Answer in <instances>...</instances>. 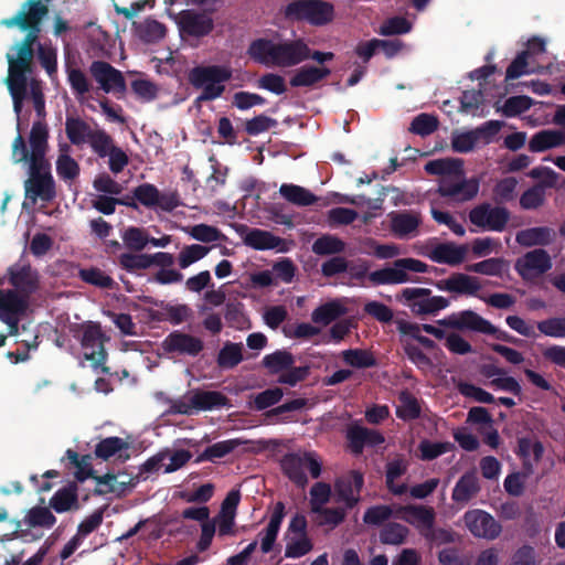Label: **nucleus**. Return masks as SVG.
<instances>
[{
	"label": "nucleus",
	"instance_id": "obj_16",
	"mask_svg": "<svg viewBox=\"0 0 565 565\" xmlns=\"http://www.w3.org/2000/svg\"><path fill=\"white\" fill-rule=\"evenodd\" d=\"M347 439L351 452L359 456L365 447H375L385 441L384 436L375 429H370L358 424L349 426Z\"/></svg>",
	"mask_w": 565,
	"mask_h": 565
},
{
	"label": "nucleus",
	"instance_id": "obj_36",
	"mask_svg": "<svg viewBox=\"0 0 565 565\" xmlns=\"http://www.w3.org/2000/svg\"><path fill=\"white\" fill-rule=\"evenodd\" d=\"M245 243L254 249L266 250L277 248L281 238L270 232L254 228L246 235Z\"/></svg>",
	"mask_w": 565,
	"mask_h": 565
},
{
	"label": "nucleus",
	"instance_id": "obj_58",
	"mask_svg": "<svg viewBox=\"0 0 565 565\" xmlns=\"http://www.w3.org/2000/svg\"><path fill=\"white\" fill-rule=\"evenodd\" d=\"M57 175L65 180L72 181L79 175V164L67 153H61L56 160Z\"/></svg>",
	"mask_w": 565,
	"mask_h": 565
},
{
	"label": "nucleus",
	"instance_id": "obj_46",
	"mask_svg": "<svg viewBox=\"0 0 565 565\" xmlns=\"http://www.w3.org/2000/svg\"><path fill=\"white\" fill-rule=\"evenodd\" d=\"M433 262L439 264L458 265L459 264V246L455 243L437 244L429 254Z\"/></svg>",
	"mask_w": 565,
	"mask_h": 565
},
{
	"label": "nucleus",
	"instance_id": "obj_10",
	"mask_svg": "<svg viewBox=\"0 0 565 565\" xmlns=\"http://www.w3.org/2000/svg\"><path fill=\"white\" fill-rule=\"evenodd\" d=\"M553 266L550 254L543 248L526 252L515 260L514 269L525 281H534Z\"/></svg>",
	"mask_w": 565,
	"mask_h": 565
},
{
	"label": "nucleus",
	"instance_id": "obj_57",
	"mask_svg": "<svg viewBox=\"0 0 565 565\" xmlns=\"http://www.w3.org/2000/svg\"><path fill=\"white\" fill-rule=\"evenodd\" d=\"M438 128V120L429 114H419L411 122L409 131L425 137L433 134Z\"/></svg>",
	"mask_w": 565,
	"mask_h": 565
},
{
	"label": "nucleus",
	"instance_id": "obj_18",
	"mask_svg": "<svg viewBox=\"0 0 565 565\" xmlns=\"http://www.w3.org/2000/svg\"><path fill=\"white\" fill-rule=\"evenodd\" d=\"M556 238V232L548 226H535L521 230L515 235V242L523 247L547 246Z\"/></svg>",
	"mask_w": 565,
	"mask_h": 565
},
{
	"label": "nucleus",
	"instance_id": "obj_41",
	"mask_svg": "<svg viewBox=\"0 0 565 565\" xmlns=\"http://www.w3.org/2000/svg\"><path fill=\"white\" fill-rule=\"evenodd\" d=\"M399 404L396 407V416L403 420L416 419L420 415V406L417 398L408 391H402L398 395Z\"/></svg>",
	"mask_w": 565,
	"mask_h": 565
},
{
	"label": "nucleus",
	"instance_id": "obj_53",
	"mask_svg": "<svg viewBox=\"0 0 565 565\" xmlns=\"http://www.w3.org/2000/svg\"><path fill=\"white\" fill-rule=\"evenodd\" d=\"M188 234L202 243H213L224 238V234L217 227L203 223L191 226Z\"/></svg>",
	"mask_w": 565,
	"mask_h": 565
},
{
	"label": "nucleus",
	"instance_id": "obj_38",
	"mask_svg": "<svg viewBox=\"0 0 565 565\" xmlns=\"http://www.w3.org/2000/svg\"><path fill=\"white\" fill-rule=\"evenodd\" d=\"M403 519L409 523H418L426 527H430L435 521V512L433 508L424 505H405L401 507Z\"/></svg>",
	"mask_w": 565,
	"mask_h": 565
},
{
	"label": "nucleus",
	"instance_id": "obj_2",
	"mask_svg": "<svg viewBox=\"0 0 565 565\" xmlns=\"http://www.w3.org/2000/svg\"><path fill=\"white\" fill-rule=\"evenodd\" d=\"M232 75V70L225 65H198L191 68L188 75L190 84L196 89H202L195 104L220 98L225 92L224 84Z\"/></svg>",
	"mask_w": 565,
	"mask_h": 565
},
{
	"label": "nucleus",
	"instance_id": "obj_1",
	"mask_svg": "<svg viewBox=\"0 0 565 565\" xmlns=\"http://www.w3.org/2000/svg\"><path fill=\"white\" fill-rule=\"evenodd\" d=\"M310 47L303 39L275 43L268 39L254 40L247 50L252 60L263 65L291 67L309 60Z\"/></svg>",
	"mask_w": 565,
	"mask_h": 565
},
{
	"label": "nucleus",
	"instance_id": "obj_37",
	"mask_svg": "<svg viewBox=\"0 0 565 565\" xmlns=\"http://www.w3.org/2000/svg\"><path fill=\"white\" fill-rule=\"evenodd\" d=\"M407 470V466L402 459H395L386 465L385 482L387 489L396 495H402L407 491L405 483L396 484L395 480L402 477Z\"/></svg>",
	"mask_w": 565,
	"mask_h": 565
},
{
	"label": "nucleus",
	"instance_id": "obj_31",
	"mask_svg": "<svg viewBox=\"0 0 565 565\" xmlns=\"http://www.w3.org/2000/svg\"><path fill=\"white\" fill-rule=\"evenodd\" d=\"M243 360V344L231 341L223 344L216 356V363L221 370H232Z\"/></svg>",
	"mask_w": 565,
	"mask_h": 565
},
{
	"label": "nucleus",
	"instance_id": "obj_13",
	"mask_svg": "<svg viewBox=\"0 0 565 565\" xmlns=\"http://www.w3.org/2000/svg\"><path fill=\"white\" fill-rule=\"evenodd\" d=\"M162 349L169 354L196 358L203 351L204 342L199 337L174 330L162 341Z\"/></svg>",
	"mask_w": 565,
	"mask_h": 565
},
{
	"label": "nucleus",
	"instance_id": "obj_56",
	"mask_svg": "<svg viewBox=\"0 0 565 565\" xmlns=\"http://www.w3.org/2000/svg\"><path fill=\"white\" fill-rule=\"evenodd\" d=\"M36 57L49 76L52 77L56 74L57 54L54 47L38 43Z\"/></svg>",
	"mask_w": 565,
	"mask_h": 565
},
{
	"label": "nucleus",
	"instance_id": "obj_22",
	"mask_svg": "<svg viewBox=\"0 0 565 565\" xmlns=\"http://www.w3.org/2000/svg\"><path fill=\"white\" fill-rule=\"evenodd\" d=\"M330 74L331 70L327 66L305 65L290 77L289 84L292 87H312Z\"/></svg>",
	"mask_w": 565,
	"mask_h": 565
},
{
	"label": "nucleus",
	"instance_id": "obj_39",
	"mask_svg": "<svg viewBox=\"0 0 565 565\" xmlns=\"http://www.w3.org/2000/svg\"><path fill=\"white\" fill-rule=\"evenodd\" d=\"M419 222L415 214L399 212L392 215L391 227L396 236L405 237L417 230Z\"/></svg>",
	"mask_w": 565,
	"mask_h": 565
},
{
	"label": "nucleus",
	"instance_id": "obj_44",
	"mask_svg": "<svg viewBox=\"0 0 565 565\" xmlns=\"http://www.w3.org/2000/svg\"><path fill=\"white\" fill-rule=\"evenodd\" d=\"M78 277L84 282L103 289H114L116 286L115 280L98 267L82 268Z\"/></svg>",
	"mask_w": 565,
	"mask_h": 565
},
{
	"label": "nucleus",
	"instance_id": "obj_34",
	"mask_svg": "<svg viewBox=\"0 0 565 565\" xmlns=\"http://www.w3.org/2000/svg\"><path fill=\"white\" fill-rule=\"evenodd\" d=\"M341 358L347 365L355 369H370L377 365L373 352L365 349H348L341 352Z\"/></svg>",
	"mask_w": 565,
	"mask_h": 565
},
{
	"label": "nucleus",
	"instance_id": "obj_45",
	"mask_svg": "<svg viewBox=\"0 0 565 565\" xmlns=\"http://www.w3.org/2000/svg\"><path fill=\"white\" fill-rule=\"evenodd\" d=\"M345 243L337 236L324 234L312 244V252L317 255H334L344 252Z\"/></svg>",
	"mask_w": 565,
	"mask_h": 565
},
{
	"label": "nucleus",
	"instance_id": "obj_3",
	"mask_svg": "<svg viewBox=\"0 0 565 565\" xmlns=\"http://www.w3.org/2000/svg\"><path fill=\"white\" fill-rule=\"evenodd\" d=\"M282 14L289 22H307L321 26L333 20L334 8L324 0H292L284 7Z\"/></svg>",
	"mask_w": 565,
	"mask_h": 565
},
{
	"label": "nucleus",
	"instance_id": "obj_6",
	"mask_svg": "<svg viewBox=\"0 0 565 565\" xmlns=\"http://www.w3.org/2000/svg\"><path fill=\"white\" fill-rule=\"evenodd\" d=\"M30 177L24 181L25 198L35 203L38 199L51 202L56 196L55 182L45 163H30Z\"/></svg>",
	"mask_w": 565,
	"mask_h": 565
},
{
	"label": "nucleus",
	"instance_id": "obj_54",
	"mask_svg": "<svg viewBox=\"0 0 565 565\" xmlns=\"http://www.w3.org/2000/svg\"><path fill=\"white\" fill-rule=\"evenodd\" d=\"M92 147L93 151L99 157L105 158L115 148L113 138L103 129H97L92 134L89 141L87 142Z\"/></svg>",
	"mask_w": 565,
	"mask_h": 565
},
{
	"label": "nucleus",
	"instance_id": "obj_59",
	"mask_svg": "<svg viewBox=\"0 0 565 565\" xmlns=\"http://www.w3.org/2000/svg\"><path fill=\"white\" fill-rule=\"evenodd\" d=\"M284 392L280 387L267 388L257 395L253 401V408L256 411H265L281 401Z\"/></svg>",
	"mask_w": 565,
	"mask_h": 565
},
{
	"label": "nucleus",
	"instance_id": "obj_11",
	"mask_svg": "<svg viewBox=\"0 0 565 565\" xmlns=\"http://www.w3.org/2000/svg\"><path fill=\"white\" fill-rule=\"evenodd\" d=\"M510 220V212L502 206H492L482 203L473 207L469 213L471 224L487 231L502 232Z\"/></svg>",
	"mask_w": 565,
	"mask_h": 565
},
{
	"label": "nucleus",
	"instance_id": "obj_27",
	"mask_svg": "<svg viewBox=\"0 0 565 565\" xmlns=\"http://www.w3.org/2000/svg\"><path fill=\"white\" fill-rule=\"evenodd\" d=\"M245 444H247V440H244L242 438H233L217 441L206 447L204 451L198 456L195 462H215L217 459L224 458L225 456L233 452L237 447Z\"/></svg>",
	"mask_w": 565,
	"mask_h": 565
},
{
	"label": "nucleus",
	"instance_id": "obj_51",
	"mask_svg": "<svg viewBox=\"0 0 565 565\" xmlns=\"http://www.w3.org/2000/svg\"><path fill=\"white\" fill-rule=\"evenodd\" d=\"M499 247L500 244L493 238H476L470 245L461 246V259L468 252H471L475 257H484L497 250Z\"/></svg>",
	"mask_w": 565,
	"mask_h": 565
},
{
	"label": "nucleus",
	"instance_id": "obj_50",
	"mask_svg": "<svg viewBox=\"0 0 565 565\" xmlns=\"http://www.w3.org/2000/svg\"><path fill=\"white\" fill-rule=\"evenodd\" d=\"M9 93L13 102V110L19 118L22 111L23 102L28 96L29 81L6 78Z\"/></svg>",
	"mask_w": 565,
	"mask_h": 565
},
{
	"label": "nucleus",
	"instance_id": "obj_55",
	"mask_svg": "<svg viewBox=\"0 0 565 565\" xmlns=\"http://www.w3.org/2000/svg\"><path fill=\"white\" fill-rule=\"evenodd\" d=\"M507 266V262L502 258H489L477 264L468 265L466 269L472 273L499 276Z\"/></svg>",
	"mask_w": 565,
	"mask_h": 565
},
{
	"label": "nucleus",
	"instance_id": "obj_26",
	"mask_svg": "<svg viewBox=\"0 0 565 565\" xmlns=\"http://www.w3.org/2000/svg\"><path fill=\"white\" fill-rule=\"evenodd\" d=\"M563 130L544 129L534 134L529 141L532 152H544L563 146Z\"/></svg>",
	"mask_w": 565,
	"mask_h": 565
},
{
	"label": "nucleus",
	"instance_id": "obj_47",
	"mask_svg": "<svg viewBox=\"0 0 565 565\" xmlns=\"http://www.w3.org/2000/svg\"><path fill=\"white\" fill-rule=\"evenodd\" d=\"M125 246L134 252L143 250L149 244V235L145 228L129 226L121 235Z\"/></svg>",
	"mask_w": 565,
	"mask_h": 565
},
{
	"label": "nucleus",
	"instance_id": "obj_7",
	"mask_svg": "<svg viewBox=\"0 0 565 565\" xmlns=\"http://www.w3.org/2000/svg\"><path fill=\"white\" fill-rule=\"evenodd\" d=\"M425 171L439 175L438 192L441 196L459 195V159H438L428 161Z\"/></svg>",
	"mask_w": 565,
	"mask_h": 565
},
{
	"label": "nucleus",
	"instance_id": "obj_43",
	"mask_svg": "<svg viewBox=\"0 0 565 565\" xmlns=\"http://www.w3.org/2000/svg\"><path fill=\"white\" fill-rule=\"evenodd\" d=\"M129 448V444L122 438L114 436L102 439L95 446V456L103 460H108L121 450Z\"/></svg>",
	"mask_w": 565,
	"mask_h": 565
},
{
	"label": "nucleus",
	"instance_id": "obj_4",
	"mask_svg": "<svg viewBox=\"0 0 565 565\" xmlns=\"http://www.w3.org/2000/svg\"><path fill=\"white\" fill-rule=\"evenodd\" d=\"M78 329L82 331L79 342L85 350L84 359L92 362V367L95 371L99 370L104 374H109L110 369L106 365L108 353L104 344L108 338L103 332L100 324L87 321L78 324Z\"/></svg>",
	"mask_w": 565,
	"mask_h": 565
},
{
	"label": "nucleus",
	"instance_id": "obj_19",
	"mask_svg": "<svg viewBox=\"0 0 565 565\" xmlns=\"http://www.w3.org/2000/svg\"><path fill=\"white\" fill-rule=\"evenodd\" d=\"M29 139L31 146L30 163H45L47 168L49 162L44 158L49 139L47 126L42 121H34Z\"/></svg>",
	"mask_w": 565,
	"mask_h": 565
},
{
	"label": "nucleus",
	"instance_id": "obj_9",
	"mask_svg": "<svg viewBox=\"0 0 565 565\" xmlns=\"http://www.w3.org/2000/svg\"><path fill=\"white\" fill-rule=\"evenodd\" d=\"M405 303L415 315H434L449 305L448 299L441 296H431L427 288H405L401 294Z\"/></svg>",
	"mask_w": 565,
	"mask_h": 565
},
{
	"label": "nucleus",
	"instance_id": "obj_15",
	"mask_svg": "<svg viewBox=\"0 0 565 565\" xmlns=\"http://www.w3.org/2000/svg\"><path fill=\"white\" fill-rule=\"evenodd\" d=\"M363 486V473L359 470H351L335 481L334 488L339 501L344 502L348 509H353L360 501Z\"/></svg>",
	"mask_w": 565,
	"mask_h": 565
},
{
	"label": "nucleus",
	"instance_id": "obj_61",
	"mask_svg": "<svg viewBox=\"0 0 565 565\" xmlns=\"http://www.w3.org/2000/svg\"><path fill=\"white\" fill-rule=\"evenodd\" d=\"M393 516V509L390 505L380 504L369 508L363 515V521L369 525H382Z\"/></svg>",
	"mask_w": 565,
	"mask_h": 565
},
{
	"label": "nucleus",
	"instance_id": "obj_30",
	"mask_svg": "<svg viewBox=\"0 0 565 565\" xmlns=\"http://www.w3.org/2000/svg\"><path fill=\"white\" fill-rule=\"evenodd\" d=\"M136 35L145 43H157L167 34V28L156 19L147 18L134 23Z\"/></svg>",
	"mask_w": 565,
	"mask_h": 565
},
{
	"label": "nucleus",
	"instance_id": "obj_8",
	"mask_svg": "<svg viewBox=\"0 0 565 565\" xmlns=\"http://www.w3.org/2000/svg\"><path fill=\"white\" fill-rule=\"evenodd\" d=\"M35 54L36 47L15 42L6 55L9 65L7 78L29 81V76L34 73Z\"/></svg>",
	"mask_w": 565,
	"mask_h": 565
},
{
	"label": "nucleus",
	"instance_id": "obj_24",
	"mask_svg": "<svg viewBox=\"0 0 565 565\" xmlns=\"http://www.w3.org/2000/svg\"><path fill=\"white\" fill-rule=\"evenodd\" d=\"M192 393V406L196 413L201 411H212L230 406L228 397L218 391L194 390Z\"/></svg>",
	"mask_w": 565,
	"mask_h": 565
},
{
	"label": "nucleus",
	"instance_id": "obj_14",
	"mask_svg": "<svg viewBox=\"0 0 565 565\" xmlns=\"http://www.w3.org/2000/svg\"><path fill=\"white\" fill-rule=\"evenodd\" d=\"M465 522L475 536L490 541L495 540L502 531L500 523L492 515L481 510L467 512Z\"/></svg>",
	"mask_w": 565,
	"mask_h": 565
},
{
	"label": "nucleus",
	"instance_id": "obj_40",
	"mask_svg": "<svg viewBox=\"0 0 565 565\" xmlns=\"http://www.w3.org/2000/svg\"><path fill=\"white\" fill-rule=\"evenodd\" d=\"M262 363L270 374H277L284 370L290 369L295 363V358L288 351L277 350L265 355Z\"/></svg>",
	"mask_w": 565,
	"mask_h": 565
},
{
	"label": "nucleus",
	"instance_id": "obj_21",
	"mask_svg": "<svg viewBox=\"0 0 565 565\" xmlns=\"http://www.w3.org/2000/svg\"><path fill=\"white\" fill-rule=\"evenodd\" d=\"M280 467L284 475L292 481L298 488L305 489L308 484V478L305 473V459L296 452H288L282 456Z\"/></svg>",
	"mask_w": 565,
	"mask_h": 565
},
{
	"label": "nucleus",
	"instance_id": "obj_52",
	"mask_svg": "<svg viewBox=\"0 0 565 565\" xmlns=\"http://www.w3.org/2000/svg\"><path fill=\"white\" fill-rule=\"evenodd\" d=\"M408 529L399 523H388L380 532V541L383 544L399 545L404 543Z\"/></svg>",
	"mask_w": 565,
	"mask_h": 565
},
{
	"label": "nucleus",
	"instance_id": "obj_17",
	"mask_svg": "<svg viewBox=\"0 0 565 565\" xmlns=\"http://www.w3.org/2000/svg\"><path fill=\"white\" fill-rule=\"evenodd\" d=\"M9 282L20 295L29 298L39 287L38 274L32 270L30 265H14L8 270Z\"/></svg>",
	"mask_w": 565,
	"mask_h": 565
},
{
	"label": "nucleus",
	"instance_id": "obj_20",
	"mask_svg": "<svg viewBox=\"0 0 565 565\" xmlns=\"http://www.w3.org/2000/svg\"><path fill=\"white\" fill-rule=\"evenodd\" d=\"M285 514V503L281 501L276 502L267 526L264 529L263 532L259 533V535H263L260 542V550L264 554H267L273 551Z\"/></svg>",
	"mask_w": 565,
	"mask_h": 565
},
{
	"label": "nucleus",
	"instance_id": "obj_63",
	"mask_svg": "<svg viewBox=\"0 0 565 565\" xmlns=\"http://www.w3.org/2000/svg\"><path fill=\"white\" fill-rule=\"evenodd\" d=\"M412 23L404 17H393L387 19L380 28V34L390 36L408 33Z\"/></svg>",
	"mask_w": 565,
	"mask_h": 565
},
{
	"label": "nucleus",
	"instance_id": "obj_28",
	"mask_svg": "<svg viewBox=\"0 0 565 565\" xmlns=\"http://www.w3.org/2000/svg\"><path fill=\"white\" fill-rule=\"evenodd\" d=\"M28 299L13 289L0 290V319L22 315L28 307Z\"/></svg>",
	"mask_w": 565,
	"mask_h": 565
},
{
	"label": "nucleus",
	"instance_id": "obj_35",
	"mask_svg": "<svg viewBox=\"0 0 565 565\" xmlns=\"http://www.w3.org/2000/svg\"><path fill=\"white\" fill-rule=\"evenodd\" d=\"M463 328L484 334H495L498 339H504L502 333L498 334V329L493 324L470 310L461 312V329Z\"/></svg>",
	"mask_w": 565,
	"mask_h": 565
},
{
	"label": "nucleus",
	"instance_id": "obj_64",
	"mask_svg": "<svg viewBox=\"0 0 565 565\" xmlns=\"http://www.w3.org/2000/svg\"><path fill=\"white\" fill-rule=\"evenodd\" d=\"M545 191L541 185L526 190L520 198V205L524 210H535L544 204Z\"/></svg>",
	"mask_w": 565,
	"mask_h": 565
},
{
	"label": "nucleus",
	"instance_id": "obj_23",
	"mask_svg": "<svg viewBox=\"0 0 565 565\" xmlns=\"http://www.w3.org/2000/svg\"><path fill=\"white\" fill-rule=\"evenodd\" d=\"M367 279L372 286L397 285L411 281L409 275L397 265V259L393 263V266H385L371 271Z\"/></svg>",
	"mask_w": 565,
	"mask_h": 565
},
{
	"label": "nucleus",
	"instance_id": "obj_25",
	"mask_svg": "<svg viewBox=\"0 0 565 565\" xmlns=\"http://www.w3.org/2000/svg\"><path fill=\"white\" fill-rule=\"evenodd\" d=\"M77 490L75 482H70L67 486L58 489L50 499V508L57 513L77 510L79 508Z\"/></svg>",
	"mask_w": 565,
	"mask_h": 565
},
{
	"label": "nucleus",
	"instance_id": "obj_32",
	"mask_svg": "<svg viewBox=\"0 0 565 565\" xmlns=\"http://www.w3.org/2000/svg\"><path fill=\"white\" fill-rule=\"evenodd\" d=\"M279 193L285 200L298 206H309L317 202V196L313 193L296 184H281Z\"/></svg>",
	"mask_w": 565,
	"mask_h": 565
},
{
	"label": "nucleus",
	"instance_id": "obj_42",
	"mask_svg": "<svg viewBox=\"0 0 565 565\" xmlns=\"http://www.w3.org/2000/svg\"><path fill=\"white\" fill-rule=\"evenodd\" d=\"M46 507H33L25 516L24 523L30 527H44L51 529L56 523V518Z\"/></svg>",
	"mask_w": 565,
	"mask_h": 565
},
{
	"label": "nucleus",
	"instance_id": "obj_29",
	"mask_svg": "<svg viewBox=\"0 0 565 565\" xmlns=\"http://www.w3.org/2000/svg\"><path fill=\"white\" fill-rule=\"evenodd\" d=\"M95 130L79 117L67 116L65 120V134L74 146L87 143Z\"/></svg>",
	"mask_w": 565,
	"mask_h": 565
},
{
	"label": "nucleus",
	"instance_id": "obj_49",
	"mask_svg": "<svg viewBox=\"0 0 565 565\" xmlns=\"http://www.w3.org/2000/svg\"><path fill=\"white\" fill-rule=\"evenodd\" d=\"M212 247L203 246L200 244H192L184 246L178 256L179 266L184 269L192 264L204 258L211 250Z\"/></svg>",
	"mask_w": 565,
	"mask_h": 565
},
{
	"label": "nucleus",
	"instance_id": "obj_33",
	"mask_svg": "<svg viewBox=\"0 0 565 565\" xmlns=\"http://www.w3.org/2000/svg\"><path fill=\"white\" fill-rule=\"evenodd\" d=\"M347 308L337 300L326 302L316 308L311 313L315 323L328 326L347 313Z\"/></svg>",
	"mask_w": 565,
	"mask_h": 565
},
{
	"label": "nucleus",
	"instance_id": "obj_12",
	"mask_svg": "<svg viewBox=\"0 0 565 565\" xmlns=\"http://www.w3.org/2000/svg\"><path fill=\"white\" fill-rule=\"evenodd\" d=\"M177 23L181 34L195 39L207 36L214 30L213 18L205 11L193 9L182 10Z\"/></svg>",
	"mask_w": 565,
	"mask_h": 565
},
{
	"label": "nucleus",
	"instance_id": "obj_5",
	"mask_svg": "<svg viewBox=\"0 0 565 565\" xmlns=\"http://www.w3.org/2000/svg\"><path fill=\"white\" fill-rule=\"evenodd\" d=\"M50 2L51 0H26L13 17L3 19L1 25L9 29L18 26L21 31L32 33L39 39L42 20L50 11Z\"/></svg>",
	"mask_w": 565,
	"mask_h": 565
},
{
	"label": "nucleus",
	"instance_id": "obj_60",
	"mask_svg": "<svg viewBox=\"0 0 565 565\" xmlns=\"http://www.w3.org/2000/svg\"><path fill=\"white\" fill-rule=\"evenodd\" d=\"M134 198L143 206L152 209L157 206L159 190L151 183H142L132 191Z\"/></svg>",
	"mask_w": 565,
	"mask_h": 565
},
{
	"label": "nucleus",
	"instance_id": "obj_62",
	"mask_svg": "<svg viewBox=\"0 0 565 565\" xmlns=\"http://www.w3.org/2000/svg\"><path fill=\"white\" fill-rule=\"evenodd\" d=\"M118 262L120 267L129 273L149 268L148 254L124 253L118 257Z\"/></svg>",
	"mask_w": 565,
	"mask_h": 565
},
{
	"label": "nucleus",
	"instance_id": "obj_48",
	"mask_svg": "<svg viewBox=\"0 0 565 565\" xmlns=\"http://www.w3.org/2000/svg\"><path fill=\"white\" fill-rule=\"evenodd\" d=\"M543 445L540 441H532L527 438H521L518 446V455L523 458L524 465L531 466L532 462H539L543 456Z\"/></svg>",
	"mask_w": 565,
	"mask_h": 565
}]
</instances>
